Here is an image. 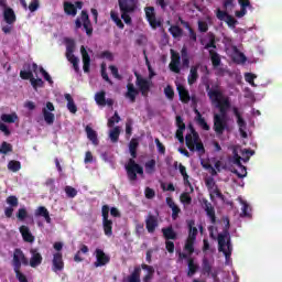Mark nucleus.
Returning a JSON list of instances; mask_svg holds the SVG:
<instances>
[{"label": "nucleus", "instance_id": "1", "mask_svg": "<svg viewBox=\"0 0 282 282\" xmlns=\"http://www.w3.org/2000/svg\"><path fill=\"white\" fill-rule=\"evenodd\" d=\"M134 76L137 78L135 85L138 88H135L133 83H128L127 93L124 95V97L128 98V100H130V102L132 104L135 102V98H138L139 94H141L143 98H149V91H151V87H153V82H151V79L142 77L140 73L134 72Z\"/></svg>", "mask_w": 282, "mask_h": 282}, {"label": "nucleus", "instance_id": "2", "mask_svg": "<svg viewBox=\"0 0 282 282\" xmlns=\"http://www.w3.org/2000/svg\"><path fill=\"white\" fill-rule=\"evenodd\" d=\"M217 109L220 113L214 115V131L216 135H224V131H228V109H230V99H224L221 104H218Z\"/></svg>", "mask_w": 282, "mask_h": 282}, {"label": "nucleus", "instance_id": "3", "mask_svg": "<svg viewBox=\"0 0 282 282\" xmlns=\"http://www.w3.org/2000/svg\"><path fill=\"white\" fill-rule=\"evenodd\" d=\"M230 220L226 218V226L221 234H218V251L225 254V259L232 256V245L230 243Z\"/></svg>", "mask_w": 282, "mask_h": 282}, {"label": "nucleus", "instance_id": "4", "mask_svg": "<svg viewBox=\"0 0 282 282\" xmlns=\"http://www.w3.org/2000/svg\"><path fill=\"white\" fill-rule=\"evenodd\" d=\"M129 152L131 159H129L126 164V173L129 182H135L138 180V175H144V167L135 162V158H138V150H129Z\"/></svg>", "mask_w": 282, "mask_h": 282}, {"label": "nucleus", "instance_id": "5", "mask_svg": "<svg viewBox=\"0 0 282 282\" xmlns=\"http://www.w3.org/2000/svg\"><path fill=\"white\" fill-rule=\"evenodd\" d=\"M74 50H76V43L74 42V40H67L66 41V58L68 62L72 63L73 65V69H75L76 74H78V72H80V67L78 66V57H76V55H74Z\"/></svg>", "mask_w": 282, "mask_h": 282}, {"label": "nucleus", "instance_id": "6", "mask_svg": "<svg viewBox=\"0 0 282 282\" xmlns=\"http://www.w3.org/2000/svg\"><path fill=\"white\" fill-rule=\"evenodd\" d=\"M205 89L207 91V96L213 105H221L224 100H229L228 97L224 96V91L221 90H210V84L208 82L205 83Z\"/></svg>", "mask_w": 282, "mask_h": 282}, {"label": "nucleus", "instance_id": "7", "mask_svg": "<svg viewBox=\"0 0 282 282\" xmlns=\"http://www.w3.org/2000/svg\"><path fill=\"white\" fill-rule=\"evenodd\" d=\"M30 261L28 260V257H25V253H23V250L17 248L13 251V260H12V267L13 270H21V265H29Z\"/></svg>", "mask_w": 282, "mask_h": 282}, {"label": "nucleus", "instance_id": "8", "mask_svg": "<svg viewBox=\"0 0 282 282\" xmlns=\"http://www.w3.org/2000/svg\"><path fill=\"white\" fill-rule=\"evenodd\" d=\"M170 54H171V62H170L169 68L174 74H180V72H182V68H180V65H182V56H180V53H177L173 48H171Z\"/></svg>", "mask_w": 282, "mask_h": 282}, {"label": "nucleus", "instance_id": "9", "mask_svg": "<svg viewBox=\"0 0 282 282\" xmlns=\"http://www.w3.org/2000/svg\"><path fill=\"white\" fill-rule=\"evenodd\" d=\"M96 261L94 262V268H102L107 265L111 261V257L105 253L102 249L95 250Z\"/></svg>", "mask_w": 282, "mask_h": 282}, {"label": "nucleus", "instance_id": "10", "mask_svg": "<svg viewBox=\"0 0 282 282\" xmlns=\"http://www.w3.org/2000/svg\"><path fill=\"white\" fill-rule=\"evenodd\" d=\"M188 129L191 133L185 135V144L189 151H195V142L199 140V133H197L193 124H189Z\"/></svg>", "mask_w": 282, "mask_h": 282}, {"label": "nucleus", "instance_id": "11", "mask_svg": "<svg viewBox=\"0 0 282 282\" xmlns=\"http://www.w3.org/2000/svg\"><path fill=\"white\" fill-rule=\"evenodd\" d=\"M145 18L153 30H158V28L162 26V22L158 21V18L155 17V8L147 7Z\"/></svg>", "mask_w": 282, "mask_h": 282}, {"label": "nucleus", "instance_id": "12", "mask_svg": "<svg viewBox=\"0 0 282 282\" xmlns=\"http://www.w3.org/2000/svg\"><path fill=\"white\" fill-rule=\"evenodd\" d=\"M9 207L4 208V215L7 219L12 218V215L14 214V209L19 206V198L14 195H10L6 199Z\"/></svg>", "mask_w": 282, "mask_h": 282}, {"label": "nucleus", "instance_id": "13", "mask_svg": "<svg viewBox=\"0 0 282 282\" xmlns=\"http://www.w3.org/2000/svg\"><path fill=\"white\" fill-rule=\"evenodd\" d=\"M54 104L52 101L46 102V107L42 109L43 118L46 124H54V120H56V117L52 111H55Z\"/></svg>", "mask_w": 282, "mask_h": 282}, {"label": "nucleus", "instance_id": "14", "mask_svg": "<svg viewBox=\"0 0 282 282\" xmlns=\"http://www.w3.org/2000/svg\"><path fill=\"white\" fill-rule=\"evenodd\" d=\"M202 204L207 217L210 219V224H217V216L215 214V207L213 206V203L208 202L206 198H203Z\"/></svg>", "mask_w": 282, "mask_h": 282}, {"label": "nucleus", "instance_id": "15", "mask_svg": "<svg viewBox=\"0 0 282 282\" xmlns=\"http://www.w3.org/2000/svg\"><path fill=\"white\" fill-rule=\"evenodd\" d=\"M80 54L83 61V70L85 74H89L91 68V56H89V53L87 52V48H85L84 45L80 46Z\"/></svg>", "mask_w": 282, "mask_h": 282}, {"label": "nucleus", "instance_id": "16", "mask_svg": "<svg viewBox=\"0 0 282 282\" xmlns=\"http://www.w3.org/2000/svg\"><path fill=\"white\" fill-rule=\"evenodd\" d=\"M120 12H135L138 0H118Z\"/></svg>", "mask_w": 282, "mask_h": 282}, {"label": "nucleus", "instance_id": "17", "mask_svg": "<svg viewBox=\"0 0 282 282\" xmlns=\"http://www.w3.org/2000/svg\"><path fill=\"white\" fill-rule=\"evenodd\" d=\"M30 261H29V265H31L32 268H39V265H41V263H43V256L41 254V252H39V249L36 248H32L30 249Z\"/></svg>", "mask_w": 282, "mask_h": 282}, {"label": "nucleus", "instance_id": "18", "mask_svg": "<svg viewBox=\"0 0 282 282\" xmlns=\"http://www.w3.org/2000/svg\"><path fill=\"white\" fill-rule=\"evenodd\" d=\"M52 263H53V272H63V270H65L63 253L62 252L54 253Z\"/></svg>", "mask_w": 282, "mask_h": 282}, {"label": "nucleus", "instance_id": "19", "mask_svg": "<svg viewBox=\"0 0 282 282\" xmlns=\"http://www.w3.org/2000/svg\"><path fill=\"white\" fill-rule=\"evenodd\" d=\"M160 226L158 221V216L153 214H149L145 218V228L150 235H153L155 232V229Z\"/></svg>", "mask_w": 282, "mask_h": 282}, {"label": "nucleus", "instance_id": "20", "mask_svg": "<svg viewBox=\"0 0 282 282\" xmlns=\"http://www.w3.org/2000/svg\"><path fill=\"white\" fill-rule=\"evenodd\" d=\"M176 138L178 139V142L184 143V131H186V123H184V119L182 116H176Z\"/></svg>", "mask_w": 282, "mask_h": 282}, {"label": "nucleus", "instance_id": "21", "mask_svg": "<svg viewBox=\"0 0 282 282\" xmlns=\"http://www.w3.org/2000/svg\"><path fill=\"white\" fill-rule=\"evenodd\" d=\"M82 23L83 28L86 31L87 36H91L94 34V26H91V20H89V13L87 11H82Z\"/></svg>", "mask_w": 282, "mask_h": 282}, {"label": "nucleus", "instance_id": "22", "mask_svg": "<svg viewBox=\"0 0 282 282\" xmlns=\"http://www.w3.org/2000/svg\"><path fill=\"white\" fill-rule=\"evenodd\" d=\"M19 230L25 243H34V235H32V231H30V227L22 225L20 226Z\"/></svg>", "mask_w": 282, "mask_h": 282}, {"label": "nucleus", "instance_id": "23", "mask_svg": "<svg viewBox=\"0 0 282 282\" xmlns=\"http://www.w3.org/2000/svg\"><path fill=\"white\" fill-rule=\"evenodd\" d=\"M169 208L172 209V219L175 221V219H177L180 217V214L182 213V209L180 208V206H177L175 204V202L173 200V198L167 197L165 199Z\"/></svg>", "mask_w": 282, "mask_h": 282}, {"label": "nucleus", "instance_id": "24", "mask_svg": "<svg viewBox=\"0 0 282 282\" xmlns=\"http://www.w3.org/2000/svg\"><path fill=\"white\" fill-rule=\"evenodd\" d=\"M80 254H89V247L85 243L79 245L78 251L74 256L75 263H83L85 261Z\"/></svg>", "mask_w": 282, "mask_h": 282}, {"label": "nucleus", "instance_id": "25", "mask_svg": "<svg viewBox=\"0 0 282 282\" xmlns=\"http://www.w3.org/2000/svg\"><path fill=\"white\" fill-rule=\"evenodd\" d=\"M3 19L8 25H12V23L17 22V14L12 8H6L3 10Z\"/></svg>", "mask_w": 282, "mask_h": 282}, {"label": "nucleus", "instance_id": "26", "mask_svg": "<svg viewBox=\"0 0 282 282\" xmlns=\"http://www.w3.org/2000/svg\"><path fill=\"white\" fill-rule=\"evenodd\" d=\"M35 217H43L46 224H52V217H50V210L45 208V206H40L35 209Z\"/></svg>", "mask_w": 282, "mask_h": 282}, {"label": "nucleus", "instance_id": "27", "mask_svg": "<svg viewBox=\"0 0 282 282\" xmlns=\"http://www.w3.org/2000/svg\"><path fill=\"white\" fill-rule=\"evenodd\" d=\"M197 69H199V64L191 67L189 75L187 77L188 85H195V83H197V78H199Z\"/></svg>", "mask_w": 282, "mask_h": 282}, {"label": "nucleus", "instance_id": "28", "mask_svg": "<svg viewBox=\"0 0 282 282\" xmlns=\"http://www.w3.org/2000/svg\"><path fill=\"white\" fill-rule=\"evenodd\" d=\"M85 131H86L88 140H90V142H93V144L95 147H98L99 141H98V133L96 132V130H94L89 126H86Z\"/></svg>", "mask_w": 282, "mask_h": 282}, {"label": "nucleus", "instance_id": "29", "mask_svg": "<svg viewBox=\"0 0 282 282\" xmlns=\"http://www.w3.org/2000/svg\"><path fill=\"white\" fill-rule=\"evenodd\" d=\"M199 270V264L195 263V259H187V276H195Z\"/></svg>", "mask_w": 282, "mask_h": 282}, {"label": "nucleus", "instance_id": "30", "mask_svg": "<svg viewBox=\"0 0 282 282\" xmlns=\"http://www.w3.org/2000/svg\"><path fill=\"white\" fill-rule=\"evenodd\" d=\"M178 96L182 102H191V94L186 89V87L178 85L177 86Z\"/></svg>", "mask_w": 282, "mask_h": 282}, {"label": "nucleus", "instance_id": "31", "mask_svg": "<svg viewBox=\"0 0 282 282\" xmlns=\"http://www.w3.org/2000/svg\"><path fill=\"white\" fill-rule=\"evenodd\" d=\"M181 173V175L183 176L184 180V184H186L187 186H191V181H188V173H186V166H184L182 163H177V161L174 162V169H177Z\"/></svg>", "mask_w": 282, "mask_h": 282}, {"label": "nucleus", "instance_id": "32", "mask_svg": "<svg viewBox=\"0 0 282 282\" xmlns=\"http://www.w3.org/2000/svg\"><path fill=\"white\" fill-rule=\"evenodd\" d=\"M102 227H104V232L106 237H111V235H113V220L104 219Z\"/></svg>", "mask_w": 282, "mask_h": 282}, {"label": "nucleus", "instance_id": "33", "mask_svg": "<svg viewBox=\"0 0 282 282\" xmlns=\"http://www.w3.org/2000/svg\"><path fill=\"white\" fill-rule=\"evenodd\" d=\"M65 100H67V109L70 113H76L78 111V107L76 106V102H74V98L70 94L64 95Z\"/></svg>", "mask_w": 282, "mask_h": 282}, {"label": "nucleus", "instance_id": "34", "mask_svg": "<svg viewBox=\"0 0 282 282\" xmlns=\"http://www.w3.org/2000/svg\"><path fill=\"white\" fill-rule=\"evenodd\" d=\"M187 228H188V238L189 239H197L198 230H197V227H195V220L194 219L187 220Z\"/></svg>", "mask_w": 282, "mask_h": 282}, {"label": "nucleus", "instance_id": "35", "mask_svg": "<svg viewBox=\"0 0 282 282\" xmlns=\"http://www.w3.org/2000/svg\"><path fill=\"white\" fill-rule=\"evenodd\" d=\"M209 57L213 64V67H219L221 65V56L215 50H209Z\"/></svg>", "mask_w": 282, "mask_h": 282}, {"label": "nucleus", "instance_id": "36", "mask_svg": "<svg viewBox=\"0 0 282 282\" xmlns=\"http://www.w3.org/2000/svg\"><path fill=\"white\" fill-rule=\"evenodd\" d=\"M64 12L68 17H76L78 14V9L72 2H64Z\"/></svg>", "mask_w": 282, "mask_h": 282}, {"label": "nucleus", "instance_id": "37", "mask_svg": "<svg viewBox=\"0 0 282 282\" xmlns=\"http://www.w3.org/2000/svg\"><path fill=\"white\" fill-rule=\"evenodd\" d=\"M140 274H142V269H140V267L134 268L132 273L127 276V282H142Z\"/></svg>", "mask_w": 282, "mask_h": 282}, {"label": "nucleus", "instance_id": "38", "mask_svg": "<svg viewBox=\"0 0 282 282\" xmlns=\"http://www.w3.org/2000/svg\"><path fill=\"white\" fill-rule=\"evenodd\" d=\"M1 120L2 122H7L8 124H14V122H17L19 120V116H17V112L13 113H2L1 115Z\"/></svg>", "mask_w": 282, "mask_h": 282}, {"label": "nucleus", "instance_id": "39", "mask_svg": "<svg viewBox=\"0 0 282 282\" xmlns=\"http://www.w3.org/2000/svg\"><path fill=\"white\" fill-rule=\"evenodd\" d=\"M105 96H107V93H105L104 90H101L95 95V101L99 107L107 106V98Z\"/></svg>", "mask_w": 282, "mask_h": 282}, {"label": "nucleus", "instance_id": "40", "mask_svg": "<svg viewBox=\"0 0 282 282\" xmlns=\"http://www.w3.org/2000/svg\"><path fill=\"white\" fill-rule=\"evenodd\" d=\"M163 232V237L164 239L169 240H175L177 239V234L175 232V230H173V227H167V228H163L162 229Z\"/></svg>", "mask_w": 282, "mask_h": 282}, {"label": "nucleus", "instance_id": "41", "mask_svg": "<svg viewBox=\"0 0 282 282\" xmlns=\"http://www.w3.org/2000/svg\"><path fill=\"white\" fill-rule=\"evenodd\" d=\"M234 116H236V118H237V124L239 127V130L246 129L247 123H246V120L243 119V117H241V112H239V108H237V107L234 108Z\"/></svg>", "mask_w": 282, "mask_h": 282}, {"label": "nucleus", "instance_id": "42", "mask_svg": "<svg viewBox=\"0 0 282 282\" xmlns=\"http://www.w3.org/2000/svg\"><path fill=\"white\" fill-rule=\"evenodd\" d=\"M169 32L173 36V39H181V36H184V30L178 25L170 26Z\"/></svg>", "mask_w": 282, "mask_h": 282}, {"label": "nucleus", "instance_id": "43", "mask_svg": "<svg viewBox=\"0 0 282 282\" xmlns=\"http://www.w3.org/2000/svg\"><path fill=\"white\" fill-rule=\"evenodd\" d=\"M197 239L195 238H188L186 239V242H185V247H184V250L186 252H188V254H193V252H195V241Z\"/></svg>", "mask_w": 282, "mask_h": 282}, {"label": "nucleus", "instance_id": "44", "mask_svg": "<svg viewBox=\"0 0 282 282\" xmlns=\"http://www.w3.org/2000/svg\"><path fill=\"white\" fill-rule=\"evenodd\" d=\"M109 138L113 144L120 140V127H115L110 130Z\"/></svg>", "mask_w": 282, "mask_h": 282}, {"label": "nucleus", "instance_id": "45", "mask_svg": "<svg viewBox=\"0 0 282 282\" xmlns=\"http://www.w3.org/2000/svg\"><path fill=\"white\" fill-rule=\"evenodd\" d=\"M110 18L116 23L117 28H119V30H124V23H122V20L120 19L117 12L111 11Z\"/></svg>", "mask_w": 282, "mask_h": 282}, {"label": "nucleus", "instance_id": "46", "mask_svg": "<svg viewBox=\"0 0 282 282\" xmlns=\"http://www.w3.org/2000/svg\"><path fill=\"white\" fill-rule=\"evenodd\" d=\"M145 173L148 175H153L155 173V159H151L150 161L145 162Z\"/></svg>", "mask_w": 282, "mask_h": 282}, {"label": "nucleus", "instance_id": "47", "mask_svg": "<svg viewBox=\"0 0 282 282\" xmlns=\"http://www.w3.org/2000/svg\"><path fill=\"white\" fill-rule=\"evenodd\" d=\"M7 166H8L9 171H12V173H19V171H21V162L20 161L11 160V161H9Z\"/></svg>", "mask_w": 282, "mask_h": 282}, {"label": "nucleus", "instance_id": "48", "mask_svg": "<svg viewBox=\"0 0 282 282\" xmlns=\"http://www.w3.org/2000/svg\"><path fill=\"white\" fill-rule=\"evenodd\" d=\"M0 153H2V155H8V153H12V144L3 141L0 145Z\"/></svg>", "mask_w": 282, "mask_h": 282}, {"label": "nucleus", "instance_id": "49", "mask_svg": "<svg viewBox=\"0 0 282 282\" xmlns=\"http://www.w3.org/2000/svg\"><path fill=\"white\" fill-rule=\"evenodd\" d=\"M252 208L247 202H242V214L241 217H252Z\"/></svg>", "mask_w": 282, "mask_h": 282}, {"label": "nucleus", "instance_id": "50", "mask_svg": "<svg viewBox=\"0 0 282 282\" xmlns=\"http://www.w3.org/2000/svg\"><path fill=\"white\" fill-rule=\"evenodd\" d=\"M217 50V41L215 40V34L209 33V42L205 45V50Z\"/></svg>", "mask_w": 282, "mask_h": 282}, {"label": "nucleus", "instance_id": "51", "mask_svg": "<svg viewBox=\"0 0 282 282\" xmlns=\"http://www.w3.org/2000/svg\"><path fill=\"white\" fill-rule=\"evenodd\" d=\"M17 218L19 221H25L28 219V209L25 207L18 209Z\"/></svg>", "mask_w": 282, "mask_h": 282}, {"label": "nucleus", "instance_id": "52", "mask_svg": "<svg viewBox=\"0 0 282 282\" xmlns=\"http://www.w3.org/2000/svg\"><path fill=\"white\" fill-rule=\"evenodd\" d=\"M31 85H32V87H33V89H35V91H36V89H39V87L41 88V87H44V85H45V82H43V79L42 78H32L31 79Z\"/></svg>", "mask_w": 282, "mask_h": 282}, {"label": "nucleus", "instance_id": "53", "mask_svg": "<svg viewBox=\"0 0 282 282\" xmlns=\"http://www.w3.org/2000/svg\"><path fill=\"white\" fill-rule=\"evenodd\" d=\"M196 122L204 131H210V126H208V122H206L204 117L196 118Z\"/></svg>", "mask_w": 282, "mask_h": 282}, {"label": "nucleus", "instance_id": "54", "mask_svg": "<svg viewBox=\"0 0 282 282\" xmlns=\"http://www.w3.org/2000/svg\"><path fill=\"white\" fill-rule=\"evenodd\" d=\"M20 78H22V80L31 82L34 78V73H32V70H21Z\"/></svg>", "mask_w": 282, "mask_h": 282}, {"label": "nucleus", "instance_id": "55", "mask_svg": "<svg viewBox=\"0 0 282 282\" xmlns=\"http://www.w3.org/2000/svg\"><path fill=\"white\" fill-rule=\"evenodd\" d=\"M238 167H239V171L235 170L234 173L237 175V177H239L240 180H243V177L248 175V170L243 165H240Z\"/></svg>", "mask_w": 282, "mask_h": 282}, {"label": "nucleus", "instance_id": "56", "mask_svg": "<svg viewBox=\"0 0 282 282\" xmlns=\"http://www.w3.org/2000/svg\"><path fill=\"white\" fill-rule=\"evenodd\" d=\"M164 94L169 100H173V98H175V90H173V86L171 85H167L164 88Z\"/></svg>", "mask_w": 282, "mask_h": 282}, {"label": "nucleus", "instance_id": "57", "mask_svg": "<svg viewBox=\"0 0 282 282\" xmlns=\"http://www.w3.org/2000/svg\"><path fill=\"white\" fill-rule=\"evenodd\" d=\"M203 272L205 274H210V272H213V267L210 265V261H208L207 258L203 259Z\"/></svg>", "mask_w": 282, "mask_h": 282}, {"label": "nucleus", "instance_id": "58", "mask_svg": "<svg viewBox=\"0 0 282 282\" xmlns=\"http://www.w3.org/2000/svg\"><path fill=\"white\" fill-rule=\"evenodd\" d=\"M194 151H197L198 153H206V149L204 148V143L198 139L194 142Z\"/></svg>", "mask_w": 282, "mask_h": 282}, {"label": "nucleus", "instance_id": "59", "mask_svg": "<svg viewBox=\"0 0 282 282\" xmlns=\"http://www.w3.org/2000/svg\"><path fill=\"white\" fill-rule=\"evenodd\" d=\"M205 186H207L208 191L214 192L217 187V183H215V178L208 177L205 180Z\"/></svg>", "mask_w": 282, "mask_h": 282}, {"label": "nucleus", "instance_id": "60", "mask_svg": "<svg viewBox=\"0 0 282 282\" xmlns=\"http://www.w3.org/2000/svg\"><path fill=\"white\" fill-rule=\"evenodd\" d=\"M64 191H65L67 197L72 198V199L74 197H76V195H78V191H76V188H74L69 185H67Z\"/></svg>", "mask_w": 282, "mask_h": 282}, {"label": "nucleus", "instance_id": "61", "mask_svg": "<svg viewBox=\"0 0 282 282\" xmlns=\"http://www.w3.org/2000/svg\"><path fill=\"white\" fill-rule=\"evenodd\" d=\"M15 272V279H18L19 282H29L28 276L21 272V269H13Z\"/></svg>", "mask_w": 282, "mask_h": 282}, {"label": "nucleus", "instance_id": "62", "mask_svg": "<svg viewBox=\"0 0 282 282\" xmlns=\"http://www.w3.org/2000/svg\"><path fill=\"white\" fill-rule=\"evenodd\" d=\"M116 122H120V115H118V111H116L115 115L108 120V127H113Z\"/></svg>", "mask_w": 282, "mask_h": 282}, {"label": "nucleus", "instance_id": "63", "mask_svg": "<svg viewBox=\"0 0 282 282\" xmlns=\"http://www.w3.org/2000/svg\"><path fill=\"white\" fill-rule=\"evenodd\" d=\"M39 7H40L39 0H31L28 8H29L30 12H36L39 10Z\"/></svg>", "mask_w": 282, "mask_h": 282}, {"label": "nucleus", "instance_id": "64", "mask_svg": "<svg viewBox=\"0 0 282 282\" xmlns=\"http://www.w3.org/2000/svg\"><path fill=\"white\" fill-rule=\"evenodd\" d=\"M225 22L227 23V25L229 28H235V25H237V19H235L232 15H227V18L225 19Z\"/></svg>", "mask_w": 282, "mask_h": 282}]
</instances>
